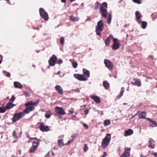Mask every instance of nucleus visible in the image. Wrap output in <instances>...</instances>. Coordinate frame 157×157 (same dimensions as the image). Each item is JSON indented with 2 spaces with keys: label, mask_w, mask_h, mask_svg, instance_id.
I'll return each mask as SVG.
<instances>
[{
  "label": "nucleus",
  "mask_w": 157,
  "mask_h": 157,
  "mask_svg": "<svg viewBox=\"0 0 157 157\" xmlns=\"http://www.w3.org/2000/svg\"><path fill=\"white\" fill-rule=\"evenodd\" d=\"M39 100H37L36 101L33 102L32 101H29L25 104L27 108L24 110V112L26 113H28L34 109V106L37 105L39 102Z\"/></svg>",
  "instance_id": "1"
},
{
  "label": "nucleus",
  "mask_w": 157,
  "mask_h": 157,
  "mask_svg": "<svg viewBox=\"0 0 157 157\" xmlns=\"http://www.w3.org/2000/svg\"><path fill=\"white\" fill-rule=\"evenodd\" d=\"M104 25L102 20H100L98 22L97 25L95 27V31L97 36H101V33L103 30Z\"/></svg>",
  "instance_id": "2"
},
{
  "label": "nucleus",
  "mask_w": 157,
  "mask_h": 157,
  "mask_svg": "<svg viewBox=\"0 0 157 157\" xmlns=\"http://www.w3.org/2000/svg\"><path fill=\"white\" fill-rule=\"evenodd\" d=\"M107 4L106 2H103L101 5L100 8V13L101 16L106 18L107 17Z\"/></svg>",
  "instance_id": "3"
},
{
  "label": "nucleus",
  "mask_w": 157,
  "mask_h": 157,
  "mask_svg": "<svg viewBox=\"0 0 157 157\" xmlns=\"http://www.w3.org/2000/svg\"><path fill=\"white\" fill-rule=\"evenodd\" d=\"M111 139V135L107 134L101 142V147L103 149H105L108 146Z\"/></svg>",
  "instance_id": "4"
},
{
  "label": "nucleus",
  "mask_w": 157,
  "mask_h": 157,
  "mask_svg": "<svg viewBox=\"0 0 157 157\" xmlns=\"http://www.w3.org/2000/svg\"><path fill=\"white\" fill-rule=\"evenodd\" d=\"M39 13L40 17L45 21H47L48 20L49 18L48 14L44 9L40 8L39 9Z\"/></svg>",
  "instance_id": "5"
},
{
  "label": "nucleus",
  "mask_w": 157,
  "mask_h": 157,
  "mask_svg": "<svg viewBox=\"0 0 157 157\" xmlns=\"http://www.w3.org/2000/svg\"><path fill=\"white\" fill-rule=\"evenodd\" d=\"M113 44L112 47V48L113 50H117L119 48L121 44L119 42V40L116 38H113Z\"/></svg>",
  "instance_id": "6"
},
{
  "label": "nucleus",
  "mask_w": 157,
  "mask_h": 157,
  "mask_svg": "<svg viewBox=\"0 0 157 157\" xmlns=\"http://www.w3.org/2000/svg\"><path fill=\"white\" fill-rule=\"evenodd\" d=\"M57 60V58L54 55H53L48 60L49 65L51 66H55Z\"/></svg>",
  "instance_id": "7"
},
{
  "label": "nucleus",
  "mask_w": 157,
  "mask_h": 157,
  "mask_svg": "<svg viewBox=\"0 0 157 157\" xmlns=\"http://www.w3.org/2000/svg\"><path fill=\"white\" fill-rule=\"evenodd\" d=\"M104 63L105 66L109 70H112L113 67V63L109 60L107 59H105Z\"/></svg>",
  "instance_id": "8"
},
{
  "label": "nucleus",
  "mask_w": 157,
  "mask_h": 157,
  "mask_svg": "<svg viewBox=\"0 0 157 157\" xmlns=\"http://www.w3.org/2000/svg\"><path fill=\"white\" fill-rule=\"evenodd\" d=\"M74 77L80 81H86L87 79L83 75L79 74H74Z\"/></svg>",
  "instance_id": "9"
},
{
  "label": "nucleus",
  "mask_w": 157,
  "mask_h": 157,
  "mask_svg": "<svg viewBox=\"0 0 157 157\" xmlns=\"http://www.w3.org/2000/svg\"><path fill=\"white\" fill-rule=\"evenodd\" d=\"M55 109L56 112L58 114L63 115L66 114L65 111L61 107L56 106L55 108Z\"/></svg>",
  "instance_id": "10"
},
{
  "label": "nucleus",
  "mask_w": 157,
  "mask_h": 157,
  "mask_svg": "<svg viewBox=\"0 0 157 157\" xmlns=\"http://www.w3.org/2000/svg\"><path fill=\"white\" fill-rule=\"evenodd\" d=\"M130 149L129 148L126 147L125 148L124 152L122 154L120 157H128L130 156Z\"/></svg>",
  "instance_id": "11"
},
{
  "label": "nucleus",
  "mask_w": 157,
  "mask_h": 157,
  "mask_svg": "<svg viewBox=\"0 0 157 157\" xmlns=\"http://www.w3.org/2000/svg\"><path fill=\"white\" fill-rule=\"evenodd\" d=\"M136 20L138 24H140L141 22V18L142 15L139 11H136L135 12Z\"/></svg>",
  "instance_id": "12"
},
{
  "label": "nucleus",
  "mask_w": 157,
  "mask_h": 157,
  "mask_svg": "<svg viewBox=\"0 0 157 157\" xmlns=\"http://www.w3.org/2000/svg\"><path fill=\"white\" fill-rule=\"evenodd\" d=\"M134 82H132L131 84L133 85L137 86H138L141 85V81L139 79H133Z\"/></svg>",
  "instance_id": "13"
},
{
  "label": "nucleus",
  "mask_w": 157,
  "mask_h": 157,
  "mask_svg": "<svg viewBox=\"0 0 157 157\" xmlns=\"http://www.w3.org/2000/svg\"><path fill=\"white\" fill-rule=\"evenodd\" d=\"M148 147L151 148H154L155 147V142L154 140L151 138H150L149 140Z\"/></svg>",
  "instance_id": "14"
},
{
  "label": "nucleus",
  "mask_w": 157,
  "mask_h": 157,
  "mask_svg": "<svg viewBox=\"0 0 157 157\" xmlns=\"http://www.w3.org/2000/svg\"><path fill=\"white\" fill-rule=\"evenodd\" d=\"M39 128L41 131L43 132H47L49 131V128L47 126H44L42 125H40L39 126Z\"/></svg>",
  "instance_id": "15"
},
{
  "label": "nucleus",
  "mask_w": 157,
  "mask_h": 157,
  "mask_svg": "<svg viewBox=\"0 0 157 157\" xmlns=\"http://www.w3.org/2000/svg\"><path fill=\"white\" fill-rule=\"evenodd\" d=\"M55 89L59 94H63V91L62 87L60 86H56L55 87Z\"/></svg>",
  "instance_id": "16"
},
{
  "label": "nucleus",
  "mask_w": 157,
  "mask_h": 157,
  "mask_svg": "<svg viewBox=\"0 0 157 157\" xmlns=\"http://www.w3.org/2000/svg\"><path fill=\"white\" fill-rule=\"evenodd\" d=\"M83 75L87 79L90 77V71L85 69H83L82 70Z\"/></svg>",
  "instance_id": "17"
},
{
  "label": "nucleus",
  "mask_w": 157,
  "mask_h": 157,
  "mask_svg": "<svg viewBox=\"0 0 157 157\" xmlns=\"http://www.w3.org/2000/svg\"><path fill=\"white\" fill-rule=\"evenodd\" d=\"M20 119V113H15L12 118L13 122H15Z\"/></svg>",
  "instance_id": "18"
},
{
  "label": "nucleus",
  "mask_w": 157,
  "mask_h": 157,
  "mask_svg": "<svg viewBox=\"0 0 157 157\" xmlns=\"http://www.w3.org/2000/svg\"><path fill=\"white\" fill-rule=\"evenodd\" d=\"M91 98L93 99L97 104H99L101 102L99 98L97 96H92Z\"/></svg>",
  "instance_id": "19"
},
{
  "label": "nucleus",
  "mask_w": 157,
  "mask_h": 157,
  "mask_svg": "<svg viewBox=\"0 0 157 157\" xmlns=\"http://www.w3.org/2000/svg\"><path fill=\"white\" fill-rule=\"evenodd\" d=\"M113 38V36L112 35H110L105 40V44L106 46H108L109 45L110 43V40Z\"/></svg>",
  "instance_id": "20"
},
{
  "label": "nucleus",
  "mask_w": 157,
  "mask_h": 157,
  "mask_svg": "<svg viewBox=\"0 0 157 157\" xmlns=\"http://www.w3.org/2000/svg\"><path fill=\"white\" fill-rule=\"evenodd\" d=\"M133 131L131 129H129L125 132L124 136L127 137L130 136L133 134Z\"/></svg>",
  "instance_id": "21"
},
{
  "label": "nucleus",
  "mask_w": 157,
  "mask_h": 157,
  "mask_svg": "<svg viewBox=\"0 0 157 157\" xmlns=\"http://www.w3.org/2000/svg\"><path fill=\"white\" fill-rule=\"evenodd\" d=\"M15 105L11 103L10 101L5 106L6 108L7 109H10L13 108Z\"/></svg>",
  "instance_id": "22"
},
{
  "label": "nucleus",
  "mask_w": 157,
  "mask_h": 157,
  "mask_svg": "<svg viewBox=\"0 0 157 157\" xmlns=\"http://www.w3.org/2000/svg\"><path fill=\"white\" fill-rule=\"evenodd\" d=\"M70 20L73 21H78L79 20V18L78 17H74L73 15H71L70 16Z\"/></svg>",
  "instance_id": "23"
},
{
  "label": "nucleus",
  "mask_w": 157,
  "mask_h": 157,
  "mask_svg": "<svg viewBox=\"0 0 157 157\" xmlns=\"http://www.w3.org/2000/svg\"><path fill=\"white\" fill-rule=\"evenodd\" d=\"M51 115V113L50 110H49L46 112L45 114V116L47 118H49L50 117Z\"/></svg>",
  "instance_id": "24"
},
{
  "label": "nucleus",
  "mask_w": 157,
  "mask_h": 157,
  "mask_svg": "<svg viewBox=\"0 0 157 157\" xmlns=\"http://www.w3.org/2000/svg\"><path fill=\"white\" fill-rule=\"evenodd\" d=\"M103 86L106 89H107L109 87V85L107 81H104Z\"/></svg>",
  "instance_id": "25"
},
{
  "label": "nucleus",
  "mask_w": 157,
  "mask_h": 157,
  "mask_svg": "<svg viewBox=\"0 0 157 157\" xmlns=\"http://www.w3.org/2000/svg\"><path fill=\"white\" fill-rule=\"evenodd\" d=\"M124 91V88L123 87H122L121 88V91L120 92V94L117 96V98L118 99L121 98L122 96L123 95V93Z\"/></svg>",
  "instance_id": "26"
},
{
  "label": "nucleus",
  "mask_w": 157,
  "mask_h": 157,
  "mask_svg": "<svg viewBox=\"0 0 157 157\" xmlns=\"http://www.w3.org/2000/svg\"><path fill=\"white\" fill-rule=\"evenodd\" d=\"M141 25H142V28L143 29H145L147 26V23L146 21H141Z\"/></svg>",
  "instance_id": "27"
},
{
  "label": "nucleus",
  "mask_w": 157,
  "mask_h": 157,
  "mask_svg": "<svg viewBox=\"0 0 157 157\" xmlns=\"http://www.w3.org/2000/svg\"><path fill=\"white\" fill-rule=\"evenodd\" d=\"M58 145L60 147H62L64 145L63 140L62 139H59L58 140Z\"/></svg>",
  "instance_id": "28"
},
{
  "label": "nucleus",
  "mask_w": 157,
  "mask_h": 157,
  "mask_svg": "<svg viewBox=\"0 0 157 157\" xmlns=\"http://www.w3.org/2000/svg\"><path fill=\"white\" fill-rule=\"evenodd\" d=\"M37 148L35 146H33L30 148L29 152L30 153H33Z\"/></svg>",
  "instance_id": "29"
},
{
  "label": "nucleus",
  "mask_w": 157,
  "mask_h": 157,
  "mask_svg": "<svg viewBox=\"0 0 157 157\" xmlns=\"http://www.w3.org/2000/svg\"><path fill=\"white\" fill-rule=\"evenodd\" d=\"M112 17V14H109L108 15V19L107 20V23L109 24H110L111 22Z\"/></svg>",
  "instance_id": "30"
},
{
  "label": "nucleus",
  "mask_w": 157,
  "mask_h": 157,
  "mask_svg": "<svg viewBox=\"0 0 157 157\" xmlns=\"http://www.w3.org/2000/svg\"><path fill=\"white\" fill-rule=\"evenodd\" d=\"M104 125L106 126L110 124V121L109 120H106L104 121L103 123Z\"/></svg>",
  "instance_id": "31"
},
{
  "label": "nucleus",
  "mask_w": 157,
  "mask_h": 157,
  "mask_svg": "<svg viewBox=\"0 0 157 157\" xmlns=\"http://www.w3.org/2000/svg\"><path fill=\"white\" fill-rule=\"evenodd\" d=\"M14 87L16 88H20V83L17 82H13Z\"/></svg>",
  "instance_id": "32"
},
{
  "label": "nucleus",
  "mask_w": 157,
  "mask_h": 157,
  "mask_svg": "<svg viewBox=\"0 0 157 157\" xmlns=\"http://www.w3.org/2000/svg\"><path fill=\"white\" fill-rule=\"evenodd\" d=\"M40 140H38V141H33V146H36V147L37 148L39 144L40 143Z\"/></svg>",
  "instance_id": "33"
},
{
  "label": "nucleus",
  "mask_w": 157,
  "mask_h": 157,
  "mask_svg": "<svg viewBox=\"0 0 157 157\" xmlns=\"http://www.w3.org/2000/svg\"><path fill=\"white\" fill-rule=\"evenodd\" d=\"M6 109L5 106V107H0V113H5Z\"/></svg>",
  "instance_id": "34"
},
{
  "label": "nucleus",
  "mask_w": 157,
  "mask_h": 157,
  "mask_svg": "<svg viewBox=\"0 0 157 157\" xmlns=\"http://www.w3.org/2000/svg\"><path fill=\"white\" fill-rule=\"evenodd\" d=\"M2 72L3 73H4L5 74V75L6 77H10V74L9 72H7L6 71H2Z\"/></svg>",
  "instance_id": "35"
},
{
  "label": "nucleus",
  "mask_w": 157,
  "mask_h": 157,
  "mask_svg": "<svg viewBox=\"0 0 157 157\" xmlns=\"http://www.w3.org/2000/svg\"><path fill=\"white\" fill-rule=\"evenodd\" d=\"M64 38L63 37H61L60 39V43L63 46L64 42Z\"/></svg>",
  "instance_id": "36"
},
{
  "label": "nucleus",
  "mask_w": 157,
  "mask_h": 157,
  "mask_svg": "<svg viewBox=\"0 0 157 157\" xmlns=\"http://www.w3.org/2000/svg\"><path fill=\"white\" fill-rule=\"evenodd\" d=\"M72 63L73 67L74 68H77L78 65V63L76 62H72Z\"/></svg>",
  "instance_id": "37"
},
{
  "label": "nucleus",
  "mask_w": 157,
  "mask_h": 157,
  "mask_svg": "<svg viewBox=\"0 0 157 157\" xmlns=\"http://www.w3.org/2000/svg\"><path fill=\"white\" fill-rule=\"evenodd\" d=\"M152 124H149V126L150 127H155L157 126V124L155 122H152Z\"/></svg>",
  "instance_id": "38"
},
{
  "label": "nucleus",
  "mask_w": 157,
  "mask_h": 157,
  "mask_svg": "<svg viewBox=\"0 0 157 157\" xmlns=\"http://www.w3.org/2000/svg\"><path fill=\"white\" fill-rule=\"evenodd\" d=\"M83 149L84 151L85 152H86L88 150V147L87 146V145L86 144H84Z\"/></svg>",
  "instance_id": "39"
},
{
  "label": "nucleus",
  "mask_w": 157,
  "mask_h": 157,
  "mask_svg": "<svg viewBox=\"0 0 157 157\" xmlns=\"http://www.w3.org/2000/svg\"><path fill=\"white\" fill-rule=\"evenodd\" d=\"M23 92L24 94L26 96L29 97L30 96V94L27 91H23Z\"/></svg>",
  "instance_id": "40"
},
{
  "label": "nucleus",
  "mask_w": 157,
  "mask_h": 157,
  "mask_svg": "<svg viewBox=\"0 0 157 157\" xmlns=\"http://www.w3.org/2000/svg\"><path fill=\"white\" fill-rule=\"evenodd\" d=\"M143 114H140L139 115V117L140 119H146L144 115H143Z\"/></svg>",
  "instance_id": "41"
},
{
  "label": "nucleus",
  "mask_w": 157,
  "mask_h": 157,
  "mask_svg": "<svg viewBox=\"0 0 157 157\" xmlns=\"http://www.w3.org/2000/svg\"><path fill=\"white\" fill-rule=\"evenodd\" d=\"M12 135L14 139H17V137L16 136V132L15 131H13V132Z\"/></svg>",
  "instance_id": "42"
},
{
  "label": "nucleus",
  "mask_w": 157,
  "mask_h": 157,
  "mask_svg": "<svg viewBox=\"0 0 157 157\" xmlns=\"http://www.w3.org/2000/svg\"><path fill=\"white\" fill-rule=\"evenodd\" d=\"M132 1L134 2L139 4L141 3L140 0H132Z\"/></svg>",
  "instance_id": "43"
},
{
  "label": "nucleus",
  "mask_w": 157,
  "mask_h": 157,
  "mask_svg": "<svg viewBox=\"0 0 157 157\" xmlns=\"http://www.w3.org/2000/svg\"><path fill=\"white\" fill-rule=\"evenodd\" d=\"M73 139L69 140L68 141L67 143L66 144H65V145H68L69 144H70V143H71L73 141Z\"/></svg>",
  "instance_id": "44"
},
{
  "label": "nucleus",
  "mask_w": 157,
  "mask_h": 157,
  "mask_svg": "<svg viewBox=\"0 0 157 157\" xmlns=\"http://www.w3.org/2000/svg\"><path fill=\"white\" fill-rule=\"evenodd\" d=\"M26 113L24 112V111L23 112H20V118L24 116L25 114Z\"/></svg>",
  "instance_id": "45"
},
{
  "label": "nucleus",
  "mask_w": 157,
  "mask_h": 157,
  "mask_svg": "<svg viewBox=\"0 0 157 157\" xmlns=\"http://www.w3.org/2000/svg\"><path fill=\"white\" fill-rule=\"evenodd\" d=\"M15 99V98L13 96H12L11 98L10 99V101L13 102Z\"/></svg>",
  "instance_id": "46"
},
{
  "label": "nucleus",
  "mask_w": 157,
  "mask_h": 157,
  "mask_svg": "<svg viewBox=\"0 0 157 157\" xmlns=\"http://www.w3.org/2000/svg\"><path fill=\"white\" fill-rule=\"evenodd\" d=\"M63 63V61L61 59H59L57 63L60 64L62 63Z\"/></svg>",
  "instance_id": "47"
},
{
  "label": "nucleus",
  "mask_w": 157,
  "mask_h": 157,
  "mask_svg": "<svg viewBox=\"0 0 157 157\" xmlns=\"http://www.w3.org/2000/svg\"><path fill=\"white\" fill-rule=\"evenodd\" d=\"M83 125L84 127L86 129H88V127L87 125L85 123H83Z\"/></svg>",
  "instance_id": "48"
},
{
  "label": "nucleus",
  "mask_w": 157,
  "mask_h": 157,
  "mask_svg": "<svg viewBox=\"0 0 157 157\" xmlns=\"http://www.w3.org/2000/svg\"><path fill=\"white\" fill-rule=\"evenodd\" d=\"M146 119L147 120L151 122H155L154 121L152 120L151 118H146Z\"/></svg>",
  "instance_id": "49"
},
{
  "label": "nucleus",
  "mask_w": 157,
  "mask_h": 157,
  "mask_svg": "<svg viewBox=\"0 0 157 157\" xmlns=\"http://www.w3.org/2000/svg\"><path fill=\"white\" fill-rule=\"evenodd\" d=\"M96 3L97 4V5L95 9H97L99 7V6H100V4L98 2H96Z\"/></svg>",
  "instance_id": "50"
},
{
  "label": "nucleus",
  "mask_w": 157,
  "mask_h": 157,
  "mask_svg": "<svg viewBox=\"0 0 157 157\" xmlns=\"http://www.w3.org/2000/svg\"><path fill=\"white\" fill-rule=\"evenodd\" d=\"M69 112L71 113H73L74 112V109H72L71 110H69Z\"/></svg>",
  "instance_id": "51"
},
{
  "label": "nucleus",
  "mask_w": 157,
  "mask_h": 157,
  "mask_svg": "<svg viewBox=\"0 0 157 157\" xmlns=\"http://www.w3.org/2000/svg\"><path fill=\"white\" fill-rule=\"evenodd\" d=\"M76 136L77 134H73L71 136V137L72 138H74Z\"/></svg>",
  "instance_id": "52"
},
{
  "label": "nucleus",
  "mask_w": 157,
  "mask_h": 157,
  "mask_svg": "<svg viewBox=\"0 0 157 157\" xmlns=\"http://www.w3.org/2000/svg\"><path fill=\"white\" fill-rule=\"evenodd\" d=\"M88 113H89V110L88 109L85 110L84 111V113L86 114H87Z\"/></svg>",
  "instance_id": "53"
},
{
  "label": "nucleus",
  "mask_w": 157,
  "mask_h": 157,
  "mask_svg": "<svg viewBox=\"0 0 157 157\" xmlns=\"http://www.w3.org/2000/svg\"><path fill=\"white\" fill-rule=\"evenodd\" d=\"M107 155V153L106 152H104L103 153V155L101 157H105Z\"/></svg>",
  "instance_id": "54"
},
{
  "label": "nucleus",
  "mask_w": 157,
  "mask_h": 157,
  "mask_svg": "<svg viewBox=\"0 0 157 157\" xmlns=\"http://www.w3.org/2000/svg\"><path fill=\"white\" fill-rule=\"evenodd\" d=\"M33 139H35L36 140V141H38V140H39V139H38L36 138H30V140H32Z\"/></svg>",
  "instance_id": "55"
},
{
  "label": "nucleus",
  "mask_w": 157,
  "mask_h": 157,
  "mask_svg": "<svg viewBox=\"0 0 157 157\" xmlns=\"http://www.w3.org/2000/svg\"><path fill=\"white\" fill-rule=\"evenodd\" d=\"M152 155L155 157H157V152H154L152 153Z\"/></svg>",
  "instance_id": "56"
},
{
  "label": "nucleus",
  "mask_w": 157,
  "mask_h": 157,
  "mask_svg": "<svg viewBox=\"0 0 157 157\" xmlns=\"http://www.w3.org/2000/svg\"><path fill=\"white\" fill-rule=\"evenodd\" d=\"M2 59V56L0 55V64L1 63Z\"/></svg>",
  "instance_id": "57"
},
{
  "label": "nucleus",
  "mask_w": 157,
  "mask_h": 157,
  "mask_svg": "<svg viewBox=\"0 0 157 157\" xmlns=\"http://www.w3.org/2000/svg\"><path fill=\"white\" fill-rule=\"evenodd\" d=\"M91 18L90 17H88L85 21H88L91 20Z\"/></svg>",
  "instance_id": "58"
},
{
  "label": "nucleus",
  "mask_w": 157,
  "mask_h": 157,
  "mask_svg": "<svg viewBox=\"0 0 157 157\" xmlns=\"http://www.w3.org/2000/svg\"><path fill=\"white\" fill-rule=\"evenodd\" d=\"M50 154H49V152H48L47 154L45 156V157H49V155Z\"/></svg>",
  "instance_id": "59"
},
{
  "label": "nucleus",
  "mask_w": 157,
  "mask_h": 157,
  "mask_svg": "<svg viewBox=\"0 0 157 157\" xmlns=\"http://www.w3.org/2000/svg\"><path fill=\"white\" fill-rule=\"evenodd\" d=\"M72 90L74 91L75 92H77L78 91V92H79V90L78 89H77L76 90Z\"/></svg>",
  "instance_id": "60"
},
{
  "label": "nucleus",
  "mask_w": 157,
  "mask_h": 157,
  "mask_svg": "<svg viewBox=\"0 0 157 157\" xmlns=\"http://www.w3.org/2000/svg\"><path fill=\"white\" fill-rule=\"evenodd\" d=\"M42 71L44 72V73H45L46 72V70H44V69H42Z\"/></svg>",
  "instance_id": "61"
},
{
  "label": "nucleus",
  "mask_w": 157,
  "mask_h": 157,
  "mask_svg": "<svg viewBox=\"0 0 157 157\" xmlns=\"http://www.w3.org/2000/svg\"><path fill=\"white\" fill-rule=\"evenodd\" d=\"M62 2L65 3L66 2V0H61Z\"/></svg>",
  "instance_id": "62"
},
{
  "label": "nucleus",
  "mask_w": 157,
  "mask_h": 157,
  "mask_svg": "<svg viewBox=\"0 0 157 157\" xmlns=\"http://www.w3.org/2000/svg\"><path fill=\"white\" fill-rule=\"evenodd\" d=\"M64 135H61L60 136L59 138H63V137Z\"/></svg>",
  "instance_id": "63"
},
{
  "label": "nucleus",
  "mask_w": 157,
  "mask_h": 157,
  "mask_svg": "<svg viewBox=\"0 0 157 157\" xmlns=\"http://www.w3.org/2000/svg\"><path fill=\"white\" fill-rule=\"evenodd\" d=\"M60 73L61 72L60 71H59L57 73V74L58 75H59Z\"/></svg>",
  "instance_id": "64"
}]
</instances>
